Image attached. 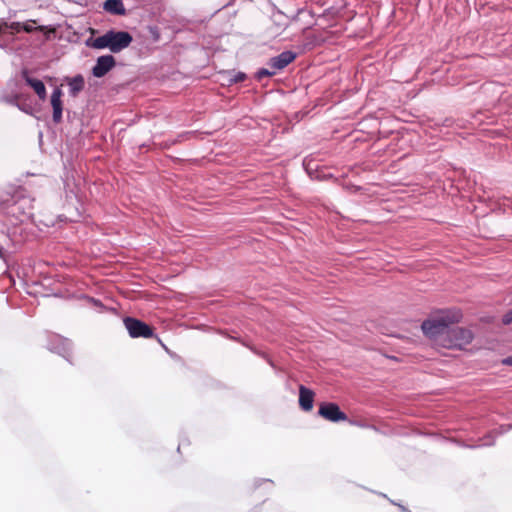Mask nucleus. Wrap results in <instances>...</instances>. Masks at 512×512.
Segmentation results:
<instances>
[{"label":"nucleus","mask_w":512,"mask_h":512,"mask_svg":"<svg viewBox=\"0 0 512 512\" xmlns=\"http://www.w3.org/2000/svg\"><path fill=\"white\" fill-rule=\"evenodd\" d=\"M463 315L459 309H443L432 313L421 324L423 334L436 346L441 347V340L453 324L459 323Z\"/></svg>","instance_id":"obj_1"},{"label":"nucleus","mask_w":512,"mask_h":512,"mask_svg":"<svg viewBox=\"0 0 512 512\" xmlns=\"http://www.w3.org/2000/svg\"><path fill=\"white\" fill-rule=\"evenodd\" d=\"M133 37L127 31L109 30L97 38L86 40V46L94 49H109L112 53H119L128 48Z\"/></svg>","instance_id":"obj_2"},{"label":"nucleus","mask_w":512,"mask_h":512,"mask_svg":"<svg viewBox=\"0 0 512 512\" xmlns=\"http://www.w3.org/2000/svg\"><path fill=\"white\" fill-rule=\"evenodd\" d=\"M474 339L470 329L464 327H453L447 330L445 339L441 340V347L447 349H464Z\"/></svg>","instance_id":"obj_3"},{"label":"nucleus","mask_w":512,"mask_h":512,"mask_svg":"<svg viewBox=\"0 0 512 512\" xmlns=\"http://www.w3.org/2000/svg\"><path fill=\"white\" fill-rule=\"evenodd\" d=\"M123 322L132 338H152L154 336L153 328L141 320L126 317Z\"/></svg>","instance_id":"obj_4"},{"label":"nucleus","mask_w":512,"mask_h":512,"mask_svg":"<svg viewBox=\"0 0 512 512\" xmlns=\"http://www.w3.org/2000/svg\"><path fill=\"white\" fill-rule=\"evenodd\" d=\"M318 414L325 420L331 422L346 421L347 415L340 410L338 404L333 402H323L319 405Z\"/></svg>","instance_id":"obj_5"},{"label":"nucleus","mask_w":512,"mask_h":512,"mask_svg":"<svg viewBox=\"0 0 512 512\" xmlns=\"http://www.w3.org/2000/svg\"><path fill=\"white\" fill-rule=\"evenodd\" d=\"M116 65V60L112 55H103L98 57L92 73L95 77L101 78L105 76Z\"/></svg>","instance_id":"obj_6"},{"label":"nucleus","mask_w":512,"mask_h":512,"mask_svg":"<svg viewBox=\"0 0 512 512\" xmlns=\"http://www.w3.org/2000/svg\"><path fill=\"white\" fill-rule=\"evenodd\" d=\"M63 92L59 87H56L50 97V103L52 106V119L55 124H59L62 120V112H63V102H62Z\"/></svg>","instance_id":"obj_7"},{"label":"nucleus","mask_w":512,"mask_h":512,"mask_svg":"<svg viewBox=\"0 0 512 512\" xmlns=\"http://www.w3.org/2000/svg\"><path fill=\"white\" fill-rule=\"evenodd\" d=\"M296 53L292 51H284L276 57H273L269 61V66L271 69L276 71L282 70L287 67L290 63H292L296 59Z\"/></svg>","instance_id":"obj_8"},{"label":"nucleus","mask_w":512,"mask_h":512,"mask_svg":"<svg viewBox=\"0 0 512 512\" xmlns=\"http://www.w3.org/2000/svg\"><path fill=\"white\" fill-rule=\"evenodd\" d=\"M314 392L303 385L299 387V405L304 411H310L313 408Z\"/></svg>","instance_id":"obj_9"},{"label":"nucleus","mask_w":512,"mask_h":512,"mask_svg":"<svg viewBox=\"0 0 512 512\" xmlns=\"http://www.w3.org/2000/svg\"><path fill=\"white\" fill-rule=\"evenodd\" d=\"M23 77L26 83L35 91L38 97L41 100H44L46 98V88L44 83L39 79L30 77L26 71L23 72Z\"/></svg>","instance_id":"obj_10"},{"label":"nucleus","mask_w":512,"mask_h":512,"mask_svg":"<svg viewBox=\"0 0 512 512\" xmlns=\"http://www.w3.org/2000/svg\"><path fill=\"white\" fill-rule=\"evenodd\" d=\"M69 86V94L72 97H77L78 94L84 89L85 81L82 75H76L72 78H67Z\"/></svg>","instance_id":"obj_11"},{"label":"nucleus","mask_w":512,"mask_h":512,"mask_svg":"<svg viewBox=\"0 0 512 512\" xmlns=\"http://www.w3.org/2000/svg\"><path fill=\"white\" fill-rule=\"evenodd\" d=\"M103 9L112 15H125L126 9L122 0H106Z\"/></svg>","instance_id":"obj_12"},{"label":"nucleus","mask_w":512,"mask_h":512,"mask_svg":"<svg viewBox=\"0 0 512 512\" xmlns=\"http://www.w3.org/2000/svg\"><path fill=\"white\" fill-rule=\"evenodd\" d=\"M37 21L34 20V19H30L28 20L27 22L23 23V27H22V30L27 32V33H32L33 31H40V32H43L47 39L49 38V34H53L56 32V29L53 28V27H49V26H37V27H34L33 25L36 24Z\"/></svg>","instance_id":"obj_13"},{"label":"nucleus","mask_w":512,"mask_h":512,"mask_svg":"<svg viewBox=\"0 0 512 512\" xmlns=\"http://www.w3.org/2000/svg\"><path fill=\"white\" fill-rule=\"evenodd\" d=\"M2 22V29L3 28H10L13 32H20L22 30V27H23V23H20V22H12L10 24H8L7 22Z\"/></svg>","instance_id":"obj_14"},{"label":"nucleus","mask_w":512,"mask_h":512,"mask_svg":"<svg viewBox=\"0 0 512 512\" xmlns=\"http://www.w3.org/2000/svg\"><path fill=\"white\" fill-rule=\"evenodd\" d=\"M276 73V70L272 69L271 71L268 69H260L257 73L258 79H262L263 77L273 76Z\"/></svg>","instance_id":"obj_15"},{"label":"nucleus","mask_w":512,"mask_h":512,"mask_svg":"<svg viewBox=\"0 0 512 512\" xmlns=\"http://www.w3.org/2000/svg\"><path fill=\"white\" fill-rule=\"evenodd\" d=\"M246 79V75L243 72H238L235 74L234 78L232 79L233 82L238 83L242 82Z\"/></svg>","instance_id":"obj_16"},{"label":"nucleus","mask_w":512,"mask_h":512,"mask_svg":"<svg viewBox=\"0 0 512 512\" xmlns=\"http://www.w3.org/2000/svg\"><path fill=\"white\" fill-rule=\"evenodd\" d=\"M512 322V311L508 312L504 318H503V323L504 324H509Z\"/></svg>","instance_id":"obj_17"},{"label":"nucleus","mask_w":512,"mask_h":512,"mask_svg":"<svg viewBox=\"0 0 512 512\" xmlns=\"http://www.w3.org/2000/svg\"><path fill=\"white\" fill-rule=\"evenodd\" d=\"M503 364L512 366V356H509L502 361Z\"/></svg>","instance_id":"obj_18"},{"label":"nucleus","mask_w":512,"mask_h":512,"mask_svg":"<svg viewBox=\"0 0 512 512\" xmlns=\"http://www.w3.org/2000/svg\"><path fill=\"white\" fill-rule=\"evenodd\" d=\"M150 31L153 33V36H154V40H158L159 39V33L157 31L156 28H150Z\"/></svg>","instance_id":"obj_19"},{"label":"nucleus","mask_w":512,"mask_h":512,"mask_svg":"<svg viewBox=\"0 0 512 512\" xmlns=\"http://www.w3.org/2000/svg\"><path fill=\"white\" fill-rule=\"evenodd\" d=\"M2 33V22L0 21V34Z\"/></svg>","instance_id":"obj_20"}]
</instances>
